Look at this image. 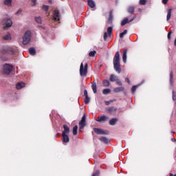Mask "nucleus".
<instances>
[{
	"label": "nucleus",
	"mask_w": 176,
	"mask_h": 176,
	"mask_svg": "<svg viewBox=\"0 0 176 176\" xmlns=\"http://www.w3.org/2000/svg\"><path fill=\"white\" fill-rule=\"evenodd\" d=\"M107 120H108V116L105 115H101L100 116L98 117L96 122H107Z\"/></svg>",
	"instance_id": "f8f14e48"
},
{
	"label": "nucleus",
	"mask_w": 176,
	"mask_h": 176,
	"mask_svg": "<svg viewBox=\"0 0 176 176\" xmlns=\"http://www.w3.org/2000/svg\"><path fill=\"white\" fill-rule=\"evenodd\" d=\"M2 23L4 25L3 27L4 30H7V28H10V27H12V25H13V22L12 21V19L9 18L3 19Z\"/></svg>",
	"instance_id": "20e7f679"
},
{
	"label": "nucleus",
	"mask_w": 176,
	"mask_h": 176,
	"mask_svg": "<svg viewBox=\"0 0 176 176\" xmlns=\"http://www.w3.org/2000/svg\"><path fill=\"white\" fill-rule=\"evenodd\" d=\"M21 12H23V10L19 9V10L15 13V14H16V16H20V14H21Z\"/></svg>",
	"instance_id": "79ce46f5"
},
{
	"label": "nucleus",
	"mask_w": 176,
	"mask_h": 176,
	"mask_svg": "<svg viewBox=\"0 0 176 176\" xmlns=\"http://www.w3.org/2000/svg\"><path fill=\"white\" fill-rule=\"evenodd\" d=\"M127 34V30H125L123 31V32L120 34V38H124V35H126Z\"/></svg>",
	"instance_id": "c9c22d12"
},
{
	"label": "nucleus",
	"mask_w": 176,
	"mask_h": 176,
	"mask_svg": "<svg viewBox=\"0 0 176 176\" xmlns=\"http://www.w3.org/2000/svg\"><path fill=\"white\" fill-rule=\"evenodd\" d=\"M128 13H130V14H134V7L129 6L128 8Z\"/></svg>",
	"instance_id": "a878e982"
},
{
	"label": "nucleus",
	"mask_w": 176,
	"mask_h": 176,
	"mask_svg": "<svg viewBox=\"0 0 176 176\" xmlns=\"http://www.w3.org/2000/svg\"><path fill=\"white\" fill-rule=\"evenodd\" d=\"M140 5H146V0H140Z\"/></svg>",
	"instance_id": "a19ab883"
},
{
	"label": "nucleus",
	"mask_w": 176,
	"mask_h": 176,
	"mask_svg": "<svg viewBox=\"0 0 176 176\" xmlns=\"http://www.w3.org/2000/svg\"><path fill=\"white\" fill-rule=\"evenodd\" d=\"M49 3H52V0H49Z\"/></svg>",
	"instance_id": "4d7b16f0"
},
{
	"label": "nucleus",
	"mask_w": 176,
	"mask_h": 176,
	"mask_svg": "<svg viewBox=\"0 0 176 176\" xmlns=\"http://www.w3.org/2000/svg\"><path fill=\"white\" fill-rule=\"evenodd\" d=\"M14 54H16V50L9 46H5L1 49L0 58L2 61H8V57L4 56H14Z\"/></svg>",
	"instance_id": "f257e3e1"
},
{
	"label": "nucleus",
	"mask_w": 176,
	"mask_h": 176,
	"mask_svg": "<svg viewBox=\"0 0 176 176\" xmlns=\"http://www.w3.org/2000/svg\"><path fill=\"white\" fill-rule=\"evenodd\" d=\"M53 16V20H54V21H60V12H58V10H54Z\"/></svg>",
	"instance_id": "9d476101"
},
{
	"label": "nucleus",
	"mask_w": 176,
	"mask_h": 176,
	"mask_svg": "<svg viewBox=\"0 0 176 176\" xmlns=\"http://www.w3.org/2000/svg\"><path fill=\"white\" fill-rule=\"evenodd\" d=\"M86 126V114H84L81 120L79 122V130L80 131H82L83 129H85V126Z\"/></svg>",
	"instance_id": "423d86ee"
},
{
	"label": "nucleus",
	"mask_w": 176,
	"mask_h": 176,
	"mask_svg": "<svg viewBox=\"0 0 176 176\" xmlns=\"http://www.w3.org/2000/svg\"><path fill=\"white\" fill-rule=\"evenodd\" d=\"M100 175V170H97L96 172H95L92 176H99Z\"/></svg>",
	"instance_id": "c03bdc74"
},
{
	"label": "nucleus",
	"mask_w": 176,
	"mask_h": 176,
	"mask_svg": "<svg viewBox=\"0 0 176 176\" xmlns=\"http://www.w3.org/2000/svg\"><path fill=\"white\" fill-rule=\"evenodd\" d=\"M99 140L102 142H104V144H108L109 142V140H108V138H107L105 137H102Z\"/></svg>",
	"instance_id": "b1692460"
},
{
	"label": "nucleus",
	"mask_w": 176,
	"mask_h": 176,
	"mask_svg": "<svg viewBox=\"0 0 176 176\" xmlns=\"http://www.w3.org/2000/svg\"><path fill=\"white\" fill-rule=\"evenodd\" d=\"M94 131L96 133V134H104L106 135H108V134H109V131H104L101 129H98V128H94Z\"/></svg>",
	"instance_id": "0eeeda50"
},
{
	"label": "nucleus",
	"mask_w": 176,
	"mask_h": 176,
	"mask_svg": "<svg viewBox=\"0 0 176 176\" xmlns=\"http://www.w3.org/2000/svg\"><path fill=\"white\" fill-rule=\"evenodd\" d=\"M62 140L65 143L69 142V137L67 134L62 133Z\"/></svg>",
	"instance_id": "4468645a"
},
{
	"label": "nucleus",
	"mask_w": 176,
	"mask_h": 176,
	"mask_svg": "<svg viewBox=\"0 0 176 176\" xmlns=\"http://www.w3.org/2000/svg\"><path fill=\"white\" fill-rule=\"evenodd\" d=\"M91 87L94 94H96V93H97V84L96 83V82H92Z\"/></svg>",
	"instance_id": "5701e85b"
},
{
	"label": "nucleus",
	"mask_w": 176,
	"mask_h": 176,
	"mask_svg": "<svg viewBox=\"0 0 176 176\" xmlns=\"http://www.w3.org/2000/svg\"><path fill=\"white\" fill-rule=\"evenodd\" d=\"M36 5V0H32V6H35Z\"/></svg>",
	"instance_id": "49530a36"
},
{
	"label": "nucleus",
	"mask_w": 176,
	"mask_h": 176,
	"mask_svg": "<svg viewBox=\"0 0 176 176\" xmlns=\"http://www.w3.org/2000/svg\"><path fill=\"white\" fill-rule=\"evenodd\" d=\"M117 79H118V77L116 76H115L113 74H111L110 76V80H111V82H115V81L117 80Z\"/></svg>",
	"instance_id": "c756f323"
},
{
	"label": "nucleus",
	"mask_w": 176,
	"mask_h": 176,
	"mask_svg": "<svg viewBox=\"0 0 176 176\" xmlns=\"http://www.w3.org/2000/svg\"><path fill=\"white\" fill-rule=\"evenodd\" d=\"M111 93V89H104L102 90V94L104 96H107V94H109Z\"/></svg>",
	"instance_id": "bb28decb"
},
{
	"label": "nucleus",
	"mask_w": 176,
	"mask_h": 176,
	"mask_svg": "<svg viewBox=\"0 0 176 176\" xmlns=\"http://www.w3.org/2000/svg\"><path fill=\"white\" fill-rule=\"evenodd\" d=\"M170 176H176V174L174 175V174H173V173H170Z\"/></svg>",
	"instance_id": "5fc2aeb1"
},
{
	"label": "nucleus",
	"mask_w": 176,
	"mask_h": 176,
	"mask_svg": "<svg viewBox=\"0 0 176 176\" xmlns=\"http://www.w3.org/2000/svg\"><path fill=\"white\" fill-rule=\"evenodd\" d=\"M118 120H119L118 118H113V119L110 120H109L110 126H115V124H116V123H118Z\"/></svg>",
	"instance_id": "6ab92c4d"
},
{
	"label": "nucleus",
	"mask_w": 176,
	"mask_h": 176,
	"mask_svg": "<svg viewBox=\"0 0 176 176\" xmlns=\"http://www.w3.org/2000/svg\"><path fill=\"white\" fill-rule=\"evenodd\" d=\"M89 102H90V98H89V96H85V103L88 104Z\"/></svg>",
	"instance_id": "58836bf2"
},
{
	"label": "nucleus",
	"mask_w": 176,
	"mask_h": 176,
	"mask_svg": "<svg viewBox=\"0 0 176 176\" xmlns=\"http://www.w3.org/2000/svg\"><path fill=\"white\" fill-rule=\"evenodd\" d=\"M120 63V54L119 53V51H117L116 52V54L113 58V63Z\"/></svg>",
	"instance_id": "9b49d317"
},
{
	"label": "nucleus",
	"mask_w": 176,
	"mask_h": 176,
	"mask_svg": "<svg viewBox=\"0 0 176 176\" xmlns=\"http://www.w3.org/2000/svg\"><path fill=\"white\" fill-rule=\"evenodd\" d=\"M113 101H115V100H110V101H105L104 102V104H105V105H109V104L111 103V102H113Z\"/></svg>",
	"instance_id": "a18cd8bd"
},
{
	"label": "nucleus",
	"mask_w": 176,
	"mask_h": 176,
	"mask_svg": "<svg viewBox=\"0 0 176 176\" xmlns=\"http://www.w3.org/2000/svg\"><path fill=\"white\" fill-rule=\"evenodd\" d=\"M174 45H175V46H176V38L175 39Z\"/></svg>",
	"instance_id": "6e6d98bb"
},
{
	"label": "nucleus",
	"mask_w": 176,
	"mask_h": 176,
	"mask_svg": "<svg viewBox=\"0 0 176 176\" xmlns=\"http://www.w3.org/2000/svg\"><path fill=\"white\" fill-rule=\"evenodd\" d=\"M112 20H113V14H112V12H110L109 16V24H112Z\"/></svg>",
	"instance_id": "cd10ccee"
},
{
	"label": "nucleus",
	"mask_w": 176,
	"mask_h": 176,
	"mask_svg": "<svg viewBox=\"0 0 176 176\" xmlns=\"http://www.w3.org/2000/svg\"><path fill=\"white\" fill-rule=\"evenodd\" d=\"M29 53L32 56H35V54L36 53V51L35 50V48L31 47V48L29 49Z\"/></svg>",
	"instance_id": "393cba45"
},
{
	"label": "nucleus",
	"mask_w": 176,
	"mask_h": 176,
	"mask_svg": "<svg viewBox=\"0 0 176 176\" xmlns=\"http://www.w3.org/2000/svg\"><path fill=\"white\" fill-rule=\"evenodd\" d=\"M118 111V108L115 107H111L107 109L108 113H113V112H116Z\"/></svg>",
	"instance_id": "2eb2a0df"
},
{
	"label": "nucleus",
	"mask_w": 176,
	"mask_h": 176,
	"mask_svg": "<svg viewBox=\"0 0 176 176\" xmlns=\"http://www.w3.org/2000/svg\"><path fill=\"white\" fill-rule=\"evenodd\" d=\"M63 129L64 131H63L62 134H69V127H68V126L64 124Z\"/></svg>",
	"instance_id": "aec40b11"
},
{
	"label": "nucleus",
	"mask_w": 176,
	"mask_h": 176,
	"mask_svg": "<svg viewBox=\"0 0 176 176\" xmlns=\"http://www.w3.org/2000/svg\"><path fill=\"white\" fill-rule=\"evenodd\" d=\"M13 71V66L9 64H5L3 65V72L6 75H9Z\"/></svg>",
	"instance_id": "39448f33"
},
{
	"label": "nucleus",
	"mask_w": 176,
	"mask_h": 176,
	"mask_svg": "<svg viewBox=\"0 0 176 176\" xmlns=\"http://www.w3.org/2000/svg\"><path fill=\"white\" fill-rule=\"evenodd\" d=\"M31 41V31H27L23 37V45H28Z\"/></svg>",
	"instance_id": "f03ea898"
},
{
	"label": "nucleus",
	"mask_w": 176,
	"mask_h": 176,
	"mask_svg": "<svg viewBox=\"0 0 176 176\" xmlns=\"http://www.w3.org/2000/svg\"><path fill=\"white\" fill-rule=\"evenodd\" d=\"M84 96L85 97H89V95L87 94V90L85 89L84 91Z\"/></svg>",
	"instance_id": "de8ad7c7"
},
{
	"label": "nucleus",
	"mask_w": 176,
	"mask_h": 176,
	"mask_svg": "<svg viewBox=\"0 0 176 176\" xmlns=\"http://www.w3.org/2000/svg\"><path fill=\"white\" fill-rule=\"evenodd\" d=\"M170 19H171V9H169L168 10L167 16H166L167 21H168V20H170Z\"/></svg>",
	"instance_id": "2f4dec72"
},
{
	"label": "nucleus",
	"mask_w": 176,
	"mask_h": 176,
	"mask_svg": "<svg viewBox=\"0 0 176 176\" xmlns=\"http://www.w3.org/2000/svg\"><path fill=\"white\" fill-rule=\"evenodd\" d=\"M134 20H135V16H133L130 21H129V18H124L121 22V25L123 27L124 25H126V24L134 21Z\"/></svg>",
	"instance_id": "1a4fd4ad"
},
{
	"label": "nucleus",
	"mask_w": 176,
	"mask_h": 176,
	"mask_svg": "<svg viewBox=\"0 0 176 176\" xmlns=\"http://www.w3.org/2000/svg\"><path fill=\"white\" fill-rule=\"evenodd\" d=\"M125 82H127L128 83H130V79L129 78H125Z\"/></svg>",
	"instance_id": "603ef678"
},
{
	"label": "nucleus",
	"mask_w": 176,
	"mask_h": 176,
	"mask_svg": "<svg viewBox=\"0 0 176 176\" xmlns=\"http://www.w3.org/2000/svg\"><path fill=\"white\" fill-rule=\"evenodd\" d=\"M88 5L91 9L96 8V2L93 0H88Z\"/></svg>",
	"instance_id": "412c9836"
},
{
	"label": "nucleus",
	"mask_w": 176,
	"mask_h": 176,
	"mask_svg": "<svg viewBox=\"0 0 176 176\" xmlns=\"http://www.w3.org/2000/svg\"><path fill=\"white\" fill-rule=\"evenodd\" d=\"M172 141H173V142H176L175 138H172Z\"/></svg>",
	"instance_id": "864d4df0"
},
{
	"label": "nucleus",
	"mask_w": 176,
	"mask_h": 176,
	"mask_svg": "<svg viewBox=\"0 0 176 176\" xmlns=\"http://www.w3.org/2000/svg\"><path fill=\"white\" fill-rule=\"evenodd\" d=\"M3 39H4V41H10L12 39V36H10V33H7L3 36Z\"/></svg>",
	"instance_id": "4be33fe9"
},
{
	"label": "nucleus",
	"mask_w": 176,
	"mask_h": 176,
	"mask_svg": "<svg viewBox=\"0 0 176 176\" xmlns=\"http://www.w3.org/2000/svg\"><path fill=\"white\" fill-rule=\"evenodd\" d=\"M17 90H20V89H23V87H25V82H18L16 86Z\"/></svg>",
	"instance_id": "f3484780"
},
{
	"label": "nucleus",
	"mask_w": 176,
	"mask_h": 176,
	"mask_svg": "<svg viewBox=\"0 0 176 176\" xmlns=\"http://www.w3.org/2000/svg\"><path fill=\"white\" fill-rule=\"evenodd\" d=\"M173 100L174 101H175V100H176V96H175V95L174 94V91H173Z\"/></svg>",
	"instance_id": "8fccbe9b"
},
{
	"label": "nucleus",
	"mask_w": 176,
	"mask_h": 176,
	"mask_svg": "<svg viewBox=\"0 0 176 176\" xmlns=\"http://www.w3.org/2000/svg\"><path fill=\"white\" fill-rule=\"evenodd\" d=\"M113 30V28L112 27H109L107 28V32H104V41H107L108 39V36H111L112 34V31Z\"/></svg>",
	"instance_id": "6e6552de"
},
{
	"label": "nucleus",
	"mask_w": 176,
	"mask_h": 176,
	"mask_svg": "<svg viewBox=\"0 0 176 176\" xmlns=\"http://www.w3.org/2000/svg\"><path fill=\"white\" fill-rule=\"evenodd\" d=\"M168 39H171V32L168 34Z\"/></svg>",
	"instance_id": "3c124183"
},
{
	"label": "nucleus",
	"mask_w": 176,
	"mask_h": 176,
	"mask_svg": "<svg viewBox=\"0 0 176 176\" xmlns=\"http://www.w3.org/2000/svg\"><path fill=\"white\" fill-rule=\"evenodd\" d=\"M35 20L36 21V23H38V24H41V23H42V18H41L40 16H36L35 18Z\"/></svg>",
	"instance_id": "4c0bfd02"
},
{
	"label": "nucleus",
	"mask_w": 176,
	"mask_h": 176,
	"mask_svg": "<svg viewBox=\"0 0 176 176\" xmlns=\"http://www.w3.org/2000/svg\"><path fill=\"white\" fill-rule=\"evenodd\" d=\"M167 2H168V0H162L164 5H167Z\"/></svg>",
	"instance_id": "09e8293b"
},
{
	"label": "nucleus",
	"mask_w": 176,
	"mask_h": 176,
	"mask_svg": "<svg viewBox=\"0 0 176 176\" xmlns=\"http://www.w3.org/2000/svg\"><path fill=\"white\" fill-rule=\"evenodd\" d=\"M123 63L126 64L127 61V50H124L122 55Z\"/></svg>",
	"instance_id": "dca6fc26"
},
{
	"label": "nucleus",
	"mask_w": 176,
	"mask_h": 176,
	"mask_svg": "<svg viewBox=\"0 0 176 176\" xmlns=\"http://www.w3.org/2000/svg\"><path fill=\"white\" fill-rule=\"evenodd\" d=\"M4 5L7 6H12V0H5Z\"/></svg>",
	"instance_id": "72a5a7b5"
},
{
	"label": "nucleus",
	"mask_w": 176,
	"mask_h": 176,
	"mask_svg": "<svg viewBox=\"0 0 176 176\" xmlns=\"http://www.w3.org/2000/svg\"><path fill=\"white\" fill-rule=\"evenodd\" d=\"M103 85L105 87H108V86H109V85H111V82H109V80H104Z\"/></svg>",
	"instance_id": "473e14b6"
},
{
	"label": "nucleus",
	"mask_w": 176,
	"mask_h": 176,
	"mask_svg": "<svg viewBox=\"0 0 176 176\" xmlns=\"http://www.w3.org/2000/svg\"><path fill=\"white\" fill-rule=\"evenodd\" d=\"M87 68L88 65L87 63L83 65V63L80 64V76H86L87 75Z\"/></svg>",
	"instance_id": "7ed1b4c3"
},
{
	"label": "nucleus",
	"mask_w": 176,
	"mask_h": 176,
	"mask_svg": "<svg viewBox=\"0 0 176 176\" xmlns=\"http://www.w3.org/2000/svg\"><path fill=\"white\" fill-rule=\"evenodd\" d=\"M138 87H140V85H134L132 89H131V91H132V94H134V93H135V91H137V89H138Z\"/></svg>",
	"instance_id": "7c9ffc66"
},
{
	"label": "nucleus",
	"mask_w": 176,
	"mask_h": 176,
	"mask_svg": "<svg viewBox=\"0 0 176 176\" xmlns=\"http://www.w3.org/2000/svg\"><path fill=\"white\" fill-rule=\"evenodd\" d=\"M170 86H173L174 85V80L173 79V72H170Z\"/></svg>",
	"instance_id": "c85d7f7f"
},
{
	"label": "nucleus",
	"mask_w": 176,
	"mask_h": 176,
	"mask_svg": "<svg viewBox=\"0 0 176 176\" xmlns=\"http://www.w3.org/2000/svg\"><path fill=\"white\" fill-rule=\"evenodd\" d=\"M73 134H74V135H76L78 134V126L77 125H76L73 128Z\"/></svg>",
	"instance_id": "f704fd0d"
},
{
	"label": "nucleus",
	"mask_w": 176,
	"mask_h": 176,
	"mask_svg": "<svg viewBox=\"0 0 176 176\" xmlns=\"http://www.w3.org/2000/svg\"><path fill=\"white\" fill-rule=\"evenodd\" d=\"M114 69L118 74L122 72V69L120 68V63H113Z\"/></svg>",
	"instance_id": "ddd939ff"
},
{
	"label": "nucleus",
	"mask_w": 176,
	"mask_h": 176,
	"mask_svg": "<svg viewBox=\"0 0 176 176\" xmlns=\"http://www.w3.org/2000/svg\"><path fill=\"white\" fill-rule=\"evenodd\" d=\"M96 53H97V52H96V50L91 51V52L89 53V57H94V56H96Z\"/></svg>",
	"instance_id": "e433bc0d"
},
{
	"label": "nucleus",
	"mask_w": 176,
	"mask_h": 176,
	"mask_svg": "<svg viewBox=\"0 0 176 176\" xmlns=\"http://www.w3.org/2000/svg\"><path fill=\"white\" fill-rule=\"evenodd\" d=\"M114 93H120L121 91H124V87H116L113 89Z\"/></svg>",
	"instance_id": "a211bd4d"
},
{
	"label": "nucleus",
	"mask_w": 176,
	"mask_h": 176,
	"mask_svg": "<svg viewBox=\"0 0 176 176\" xmlns=\"http://www.w3.org/2000/svg\"><path fill=\"white\" fill-rule=\"evenodd\" d=\"M43 10L45 12H47V10H49V6H46V5L43 6Z\"/></svg>",
	"instance_id": "ea45409f"
},
{
	"label": "nucleus",
	"mask_w": 176,
	"mask_h": 176,
	"mask_svg": "<svg viewBox=\"0 0 176 176\" xmlns=\"http://www.w3.org/2000/svg\"><path fill=\"white\" fill-rule=\"evenodd\" d=\"M171 133H174V131H172Z\"/></svg>",
	"instance_id": "13d9d810"
},
{
	"label": "nucleus",
	"mask_w": 176,
	"mask_h": 176,
	"mask_svg": "<svg viewBox=\"0 0 176 176\" xmlns=\"http://www.w3.org/2000/svg\"><path fill=\"white\" fill-rule=\"evenodd\" d=\"M116 83H118V85H119V86H122V81H120V80H119V78H117V80H116Z\"/></svg>",
	"instance_id": "37998d69"
}]
</instances>
